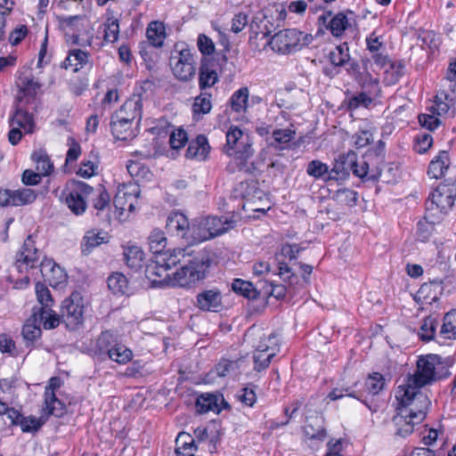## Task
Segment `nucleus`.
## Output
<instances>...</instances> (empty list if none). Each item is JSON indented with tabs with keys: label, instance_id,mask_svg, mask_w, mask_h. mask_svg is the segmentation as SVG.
<instances>
[{
	"label": "nucleus",
	"instance_id": "f257e3e1",
	"mask_svg": "<svg viewBox=\"0 0 456 456\" xmlns=\"http://www.w3.org/2000/svg\"><path fill=\"white\" fill-rule=\"evenodd\" d=\"M454 364L452 356L429 354L419 356L416 370L409 375L407 385L419 388L432 385L451 376L450 369Z\"/></svg>",
	"mask_w": 456,
	"mask_h": 456
},
{
	"label": "nucleus",
	"instance_id": "f03ea898",
	"mask_svg": "<svg viewBox=\"0 0 456 456\" xmlns=\"http://www.w3.org/2000/svg\"><path fill=\"white\" fill-rule=\"evenodd\" d=\"M398 401L397 412L411 418V421L421 423L426 418L430 404L428 397L419 387L400 386L395 395Z\"/></svg>",
	"mask_w": 456,
	"mask_h": 456
},
{
	"label": "nucleus",
	"instance_id": "7ed1b4c3",
	"mask_svg": "<svg viewBox=\"0 0 456 456\" xmlns=\"http://www.w3.org/2000/svg\"><path fill=\"white\" fill-rule=\"evenodd\" d=\"M212 260L208 255L206 253L199 254L173 274L172 279H170V285L181 288L195 286L206 278Z\"/></svg>",
	"mask_w": 456,
	"mask_h": 456
},
{
	"label": "nucleus",
	"instance_id": "20e7f679",
	"mask_svg": "<svg viewBox=\"0 0 456 456\" xmlns=\"http://www.w3.org/2000/svg\"><path fill=\"white\" fill-rule=\"evenodd\" d=\"M312 36L296 28L282 29L275 33L267 45L280 54H290L301 50L312 42Z\"/></svg>",
	"mask_w": 456,
	"mask_h": 456
},
{
	"label": "nucleus",
	"instance_id": "39448f33",
	"mask_svg": "<svg viewBox=\"0 0 456 456\" xmlns=\"http://www.w3.org/2000/svg\"><path fill=\"white\" fill-rule=\"evenodd\" d=\"M93 190L92 186L84 182L70 180L61 191L59 200L65 202L70 211L78 216L86 211L85 198L90 195Z\"/></svg>",
	"mask_w": 456,
	"mask_h": 456
},
{
	"label": "nucleus",
	"instance_id": "423d86ee",
	"mask_svg": "<svg viewBox=\"0 0 456 456\" xmlns=\"http://www.w3.org/2000/svg\"><path fill=\"white\" fill-rule=\"evenodd\" d=\"M232 222L217 216H208L192 225L191 244H197L226 232Z\"/></svg>",
	"mask_w": 456,
	"mask_h": 456
},
{
	"label": "nucleus",
	"instance_id": "0eeeda50",
	"mask_svg": "<svg viewBox=\"0 0 456 456\" xmlns=\"http://www.w3.org/2000/svg\"><path fill=\"white\" fill-rule=\"evenodd\" d=\"M142 104L138 97H133L120 107L116 113V128L118 126L124 128L123 131L116 134V141H127L134 137V133L131 129L132 122L141 115Z\"/></svg>",
	"mask_w": 456,
	"mask_h": 456
},
{
	"label": "nucleus",
	"instance_id": "6e6552de",
	"mask_svg": "<svg viewBox=\"0 0 456 456\" xmlns=\"http://www.w3.org/2000/svg\"><path fill=\"white\" fill-rule=\"evenodd\" d=\"M36 294L40 307L34 308L35 320L43 322L46 330L53 329L60 323L57 314L52 310L53 299L48 288L41 282L36 284Z\"/></svg>",
	"mask_w": 456,
	"mask_h": 456
},
{
	"label": "nucleus",
	"instance_id": "1a4fd4ad",
	"mask_svg": "<svg viewBox=\"0 0 456 456\" xmlns=\"http://www.w3.org/2000/svg\"><path fill=\"white\" fill-rule=\"evenodd\" d=\"M42 253L35 248V242L31 236H28L25 240L20 251L17 254L15 266L20 273L28 270V268L40 267Z\"/></svg>",
	"mask_w": 456,
	"mask_h": 456
},
{
	"label": "nucleus",
	"instance_id": "9d476101",
	"mask_svg": "<svg viewBox=\"0 0 456 456\" xmlns=\"http://www.w3.org/2000/svg\"><path fill=\"white\" fill-rule=\"evenodd\" d=\"M84 300L81 294L74 291L61 304V315L72 327L83 321Z\"/></svg>",
	"mask_w": 456,
	"mask_h": 456
},
{
	"label": "nucleus",
	"instance_id": "9b49d317",
	"mask_svg": "<svg viewBox=\"0 0 456 456\" xmlns=\"http://www.w3.org/2000/svg\"><path fill=\"white\" fill-rule=\"evenodd\" d=\"M139 192V188L136 184L122 183L118 185L115 196L116 216H123L126 210H128L129 213L133 212L137 203Z\"/></svg>",
	"mask_w": 456,
	"mask_h": 456
},
{
	"label": "nucleus",
	"instance_id": "f8f14e48",
	"mask_svg": "<svg viewBox=\"0 0 456 456\" xmlns=\"http://www.w3.org/2000/svg\"><path fill=\"white\" fill-rule=\"evenodd\" d=\"M455 194L453 189L446 184H440L428 197L427 206L428 209L435 208L442 213H446L454 204Z\"/></svg>",
	"mask_w": 456,
	"mask_h": 456
},
{
	"label": "nucleus",
	"instance_id": "ddd939ff",
	"mask_svg": "<svg viewBox=\"0 0 456 456\" xmlns=\"http://www.w3.org/2000/svg\"><path fill=\"white\" fill-rule=\"evenodd\" d=\"M195 305L204 312H220L223 308L222 291L216 287L203 289L197 295Z\"/></svg>",
	"mask_w": 456,
	"mask_h": 456
},
{
	"label": "nucleus",
	"instance_id": "4468645a",
	"mask_svg": "<svg viewBox=\"0 0 456 456\" xmlns=\"http://www.w3.org/2000/svg\"><path fill=\"white\" fill-rule=\"evenodd\" d=\"M302 249L303 248L297 244L286 243L281 246L280 252L275 255L279 265V275L284 281L294 277L285 259L288 258L289 261L296 260Z\"/></svg>",
	"mask_w": 456,
	"mask_h": 456
},
{
	"label": "nucleus",
	"instance_id": "2eb2a0df",
	"mask_svg": "<svg viewBox=\"0 0 456 456\" xmlns=\"http://www.w3.org/2000/svg\"><path fill=\"white\" fill-rule=\"evenodd\" d=\"M273 338H275L274 336L270 334L256 346L253 354L254 370L259 372L269 367L276 352L275 349L266 342H271Z\"/></svg>",
	"mask_w": 456,
	"mask_h": 456
},
{
	"label": "nucleus",
	"instance_id": "dca6fc26",
	"mask_svg": "<svg viewBox=\"0 0 456 456\" xmlns=\"http://www.w3.org/2000/svg\"><path fill=\"white\" fill-rule=\"evenodd\" d=\"M167 229L172 234L185 239L187 243L191 244V230L188 218L180 212H173L167 220Z\"/></svg>",
	"mask_w": 456,
	"mask_h": 456
},
{
	"label": "nucleus",
	"instance_id": "f3484780",
	"mask_svg": "<svg viewBox=\"0 0 456 456\" xmlns=\"http://www.w3.org/2000/svg\"><path fill=\"white\" fill-rule=\"evenodd\" d=\"M227 407H229V404L225 402L222 395L208 393L200 395L195 403L196 411L200 414H205L208 411L219 413L223 408Z\"/></svg>",
	"mask_w": 456,
	"mask_h": 456
},
{
	"label": "nucleus",
	"instance_id": "a211bd4d",
	"mask_svg": "<svg viewBox=\"0 0 456 456\" xmlns=\"http://www.w3.org/2000/svg\"><path fill=\"white\" fill-rule=\"evenodd\" d=\"M144 259L145 253L136 243L128 241L122 245V261L130 269H141L144 264Z\"/></svg>",
	"mask_w": 456,
	"mask_h": 456
},
{
	"label": "nucleus",
	"instance_id": "6ab92c4d",
	"mask_svg": "<svg viewBox=\"0 0 456 456\" xmlns=\"http://www.w3.org/2000/svg\"><path fill=\"white\" fill-rule=\"evenodd\" d=\"M332 12H327L319 17V22L326 26L334 37H340L349 27V20L345 12H338L331 17Z\"/></svg>",
	"mask_w": 456,
	"mask_h": 456
},
{
	"label": "nucleus",
	"instance_id": "aec40b11",
	"mask_svg": "<svg viewBox=\"0 0 456 456\" xmlns=\"http://www.w3.org/2000/svg\"><path fill=\"white\" fill-rule=\"evenodd\" d=\"M21 100H20V102H17L15 111L11 117L9 123L10 126H16L22 128L25 133L30 134L33 133L35 126L33 116L27 108V105L29 104L23 103Z\"/></svg>",
	"mask_w": 456,
	"mask_h": 456
},
{
	"label": "nucleus",
	"instance_id": "412c9836",
	"mask_svg": "<svg viewBox=\"0 0 456 456\" xmlns=\"http://www.w3.org/2000/svg\"><path fill=\"white\" fill-rule=\"evenodd\" d=\"M111 235L102 230L92 229L87 231L81 241L80 248L84 256L89 255L96 247L109 243Z\"/></svg>",
	"mask_w": 456,
	"mask_h": 456
},
{
	"label": "nucleus",
	"instance_id": "4be33fe9",
	"mask_svg": "<svg viewBox=\"0 0 456 456\" xmlns=\"http://www.w3.org/2000/svg\"><path fill=\"white\" fill-rule=\"evenodd\" d=\"M17 84L20 88L17 102H20V100L22 99L23 103L34 104L40 85L34 80L31 75L25 74L19 77Z\"/></svg>",
	"mask_w": 456,
	"mask_h": 456
},
{
	"label": "nucleus",
	"instance_id": "5701e85b",
	"mask_svg": "<svg viewBox=\"0 0 456 456\" xmlns=\"http://www.w3.org/2000/svg\"><path fill=\"white\" fill-rule=\"evenodd\" d=\"M305 436L313 443L314 446L318 447L327 437V432L323 426L322 418H313L304 427Z\"/></svg>",
	"mask_w": 456,
	"mask_h": 456
},
{
	"label": "nucleus",
	"instance_id": "b1692460",
	"mask_svg": "<svg viewBox=\"0 0 456 456\" xmlns=\"http://www.w3.org/2000/svg\"><path fill=\"white\" fill-rule=\"evenodd\" d=\"M210 151L208 138L204 134H199L189 142L185 156L187 159L202 161L207 159Z\"/></svg>",
	"mask_w": 456,
	"mask_h": 456
},
{
	"label": "nucleus",
	"instance_id": "393cba45",
	"mask_svg": "<svg viewBox=\"0 0 456 456\" xmlns=\"http://www.w3.org/2000/svg\"><path fill=\"white\" fill-rule=\"evenodd\" d=\"M453 99H455V96L449 95V93L445 90L439 91L433 103L428 107V110L436 116L445 115L452 108H456V102Z\"/></svg>",
	"mask_w": 456,
	"mask_h": 456
},
{
	"label": "nucleus",
	"instance_id": "a878e982",
	"mask_svg": "<svg viewBox=\"0 0 456 456\" xmlns=\"http://www.w3.org/2000/svg\"><path fill=\"white\" fill-rule=\"evenodd\" d=\"M352 171L354 175L371 181H377L383 175L381 167L374 165L369 159L363 161L361 165L356 162L354 163Z\"/></svg>",
	"mask_w": 456,
	"mask_h": 456
},
{
	"label": "nucleus",
	"instance_id": "bb28decb",
	"mask_svg": "<svg viewBox=\"0 0 456 456\" xmlns=\"http://www.w3.org/2000/svg\"><path fill=\"white\" fill-rule=\"evenodd\" d=\"M114 350V335L107 330L102 332L95 343L94 353L101 360L112 359Z\"/></svg>",
	"mask_w": 456,
	"mask_h": 456
},
{
	"label": "nucleus",
	"instance_id": "cd10ccee",
	"mask_svg": "<svg viewBox=\"0 0 456 456\" xmlns=\"http://www.w3.org/2000/svg\"><path fill=\"white\" fill-rule=\"evenodd\" d=\"M450 165L449 153L446 151H441L438 155L431 160L428 168V175L431 178L439 179L448 169Z\"/></svg>",
	"mask_w": 456,
	"mask_h": 456
},
{
	"label": "nucleus",
	"instance_id": "c85d7f7f",
	"mask_svg": "<svg viewBox=\"0 0 456 456\" xmlns=\"http://www.w3.org/2000/svg\"><path fill=\"white\" fill-rule=\"evenodd\" d=\"M40 273L45 281L52 285L61 283L65 281L66 274L60 266L53 264L51 260H45L40 263Z\"/></svg>",
	"mask_w": 456,
	"mask_h": 456
},
{
	"label": "nucleus",
	"instance_id": "c756f323",
	"mask_svg": "<svg viewBox=\"0 0 456 456\" xmlns=\"http://www.w3.org/2000/svg\"><path fill=\"white\" fill-rule=\"evenodd\" d=\"M185 256L184 248H174L162 251L155 257V263L169 270L181 262V257Z\"/></svg>",
	"mask_w": 456,
	"mask_h": 456
},
{
	"label": "nucleus",
	"instance_id": "7c9ffc66",
	"mask_svg": "<svg viewBox=\"0 0 456 456\" xmlns=\"http://www.w3.org/2000/svg\"><path fill=\"white\" fill-rule=\"evenodd\" d=\"M248 137L249 135L244 134L239 127L231 126L226 133V143L224 146V152L228 156H233L236 147Z\"/></svg>",
	"mask_w": 456,
	"mask_h": 456
},
{
	"label": "nucleus",
	"instance_id": "2f4dec72",
	"mask_svg": "<svg viewBox=\"0 0 456 456\" xmlns=\"http://www.w3.org/2000/svg\"><path fill=\"white\" fill-rule=\"evenodd\" d=\"M146 37L154 47H161L166 38V28L161 21H151L146 29Z\"/></svg>",
	"mask_w": 456,
	"mask_h": 456
},
{
	"label": "nucleus",
	"instance_id": "473e14b6",
	"mask_svg": "<svg viewBox=\"0 0 456 456\" xmlns=\"http://www.w3.org/2000/svg\"><path fill=\"white\" fill-rule=\"evenodd\" d=\"M106 16V20L98 28L96 34V40H100L99 45L101 46L114 42V29L112 28L114 26V16L112 12L108 10Z\"/></svg>",
	"mask_w": 456,
	"mask_h": 456
},
{
	"label": "nucleus",
	"instance_id": "72a5a7b5",
	"mask_svg": "<svg viewBox=\"0 0 456 456\" xmlns=\"http://www.w3.org/2000/svg\"><path fill=\"white\" fill-rule=\"evenodd\" d=\"M249 101V90L247 86L236 90L229 99V104L232 111L237 113L246 112Z\"/></svg>",
	"mask_w": 456,
	"mask_h": 456
},
{
	"label": "nucleus",
	"instance_id": "f704fd0d",
	"mask_svg": "<svg viewBox=\"0 0 456 456\" xmlns=\"http://www.w3.org/2000/svg\"><path fill=\"white\" fill-rule=\"evenodd\" d=\"M253 154L254 149L252 147V140L250 137L243 141L242 143H240L239 146L236 147L233 156L240 160V164L239 165L240 170L251 172V167H247L244 162L251 158ZM251 166H253V164ZM252 169H254V167H252Z\"/></svg>",
	"mask_w": 456,
	"mask_h": 456
},
{
	"label": "nucleus",
	"instance_id": "c9c22d12",
	"mask_svg": "<svg viewBox=\"0 0 456 456\" xmlns=\"http://www.w3.org/2000/svg\"><path fill=\"white\" fill-rule=\"evenodd\" d=\"M45 415L61 417L65 413V404L60 401L53 392H45Z\"/></svg>",
	"mask_w": 456,
	"mask_h": 456
},
{
	"label": "nucleus",
	"instance_id": "e433bc0d",
	"mask_svg": "<svg viewBox=\"0 0 456 456\" xmlns=\"http://www.w3.org/2000/svg\"><path fill=\"white\" fill-rule=\"evenodd\" d=\"M244 362L243 358L237 360H221L215 367L214 371L218 377H225L227 375H236L240 372L242 363Z\"/></svg>",
	"mask_w": 456,
	"mask_h": 456
},
{
	"label": "nucleus",
	"instance_id": "4c0bfd02",
	"mask_svg": "<svg viewBox=\"0 0 456 456\" xmlns=\"http://www.w3.org/2000/svg\"><path fill=\"white\" fill-rule=\"evenodd\" d=\"M88 62V54L87 53L80 50L74 49L69 51V55L65 59L63 62V68L69 69L71 68L74 72L78 71Z\"/></svg>",
	"mask_w": 456,
	"mask_h": 456
},
{
	"label": "nucleus",
	"instance_id": "58836bf2",
	"mask_svg": "<svg viewBox=\"0 0 456 456\" xmlns=\"http://www.w3.org/2000/svg\"><path fill=\"white\" fill-rule=\"evenodd\" d=\"M177 447L175 453L177 456H194L197 450L194 438L187 433H180L176 438Z\"/></svg>",
	"mask_w": 456,
	"mask_h": 456
},
{
	"label": "nucleus",
	"instance_id": "ea45409f",
	"mask_svg": "<svg viewBox=\"0 0 456 456\" xmlns=\"http://www.w3.org/2000/svg\"><path fill=\"white\" fill-rule=\"evenodd\" d=\"M392 420L395 427V435L400 437H406L411 435L414 430L415 425L419 424L411 421V418L402 415L399 412H396V415L393 417Z\"/></svg>",
	"mask_w": 456,
	"mask_h": 456
},
{
	"label": "nucleus",
	"instance_id": "a19ab883",
	"mask_svg": "<svg viewBox=\"0 0 456 456\" xmlns=\"http://www.w3.org/2000/svg\"><path fill=\"white\" fill-rule=\"evenodd\" d=\"M232 289L235 293L248 299H256L259 296L258 290L252 282L241 279H235L232 283Z\"/></svg>",
	"mask_w": 456,
	"mask_h": 456
},
{
	"label": "nucleus",
	"instance_id": "79ce46f5",
	"mask_svg": "<svg viewBox=\"0 0 456 456\" xmlns=\"http://www.w3.org/2000/svg\"><path fill=\"white\" fill-rule=\"evenodd\" d=\"M47 417L43 414L39 418H37L33 415H29L27 417H21L19 422V426L20 427L22 432L24 433H37L43 425L46 422Z\"/></svg>",
	"mask_w": 456,
	"mask_h": 456
},
{
	"label": "nucleus",
	"instance_id": "37998d69",
	"mask_svg": "<svg viewBox=\"0 0 456 456\" xmlns=\"http://www.w3.org/2000/svg\"><path fill=\"white\" fill-rule=\"evenodd\" d=\"M39 321L35 320V314L33 313L32 318L28 319L22 328V337L27 343L32 344L36 339L41 337L42 331L40 329Z\"/></svg>",
	"mask_w": 456,
	"mask_h": 456
},
{
	"label": "nucleus",
	"instance_id": "c03bdc74",
	"mask_svg": "<svg viewBox=\"0 0 456 456\" xmlns=\"http://www.w3.org/2000/svg\"><path fill=\"white\" fill-rule=\"evenodd\" d=\"M148 244L150 250L157 256L167 247V238L161 230L154 229L148 237Z\"/></svg>",
	"mask_w": 456,
	"mask_h": 456
},
{
	"label": "nucleus",
	"instance_id": "a18cd8bd",
	"mask_svg": "<svg viewBox=\"0 0 456 456\" xmlns=\"http://www.w3.org/2000/svg\"><path fill=\"white\" fill-rule=\"evenodd\" d=\"M439 336L444 339L456 338V310L444 315Z\"/></svg>",
	"mask_w": 456,
	"mask_h": 456
},
{
	"label": "nucleus",
	"instance_id": "49530a36",
	"mask_svg": "<svg viewBox=\"0 0 456 456\" xmlns=\"http://www.w3.org/2000/svg\"><path fill=\"white\" fill-rule=\"evenodd\" d=\"M329 59L334 69L344 67L349 61V48L347 44H342L335 47L329 53Z\"/></svg>",
	"mask_w": 456,
	"mask_h": 456
},
{
	"label": "nucleus",
	"instance_id": "de8ad7c7",
	"mask_svg": "<svg viewBox=\"0 0 456 456\" xmlns=\"http://www.w3.org/2000/svg\"><path fill=\"white\" fill-rule=\"evenodd\" d=\"M273 142L270 145L276 149H285L286 145L289 143L295 137L296 132L292 129H275L273 131Z\"/></svg>",
	"mask_w": 456,
	"mask_h": 456
},
{
	"label": "nucleus",
	"instance_id": "09e8293b",
	"mask_svg": "<svg viewBox=\"0 0 456 456\" xmlns=\"http://www.w3.org/2000/svg\"><path fill=\"white\" fill-rule=\"evenodd\" d=\"M385 387L386 379L379 372H373L370 374L365 380V389L369 394L372 395H378Z\"/></svg>",
	"mask_w": 456,
	"mask_h": 456
},
{
	"label": "nucleus",
	"instance_id": "8fccbe9b",
	"mask_svg": "<svg viewBox=\"0 0 456 456\" xmlns=\"http://www.w3.org/2000/svg\"><path fill=\"white\" fill-rule=\"evenodd\" d=\"M218 81V76L215 69L208 64H202L200 69L199 85L200 89L209 88Z\"/></svg>",
	"mask_w": 456,
	"mask_h": 456
},
{
	"label": "nucleus",
	"instance_id": "3c124183",
	"mask_svg": "<svg viewBox=\"0 0 456 456\" xmlns=\"http://www.w3.org/2000/svg\"><path fill=\"white\" fill-rule=\"evenodd\" d=\"M437 324L438 322L436 318L432 316L426 317L418 332L419 338L422 341H430L434 339Z\"/></svg>",
	"mask_w": 456,
	"mask_h": 456
},
{
	"label": "nucleus",
	"instance_id": "603ef678",
	"mask_svg": "<svg viewBox=\"0 0 456 456\" xmlns=\"http://www.w3.org/2000/svg\"><path fill=\"white\" fill-rule=\"evenodd\" d=\"M404 66L401 61H393L384 70L385 77L384 82L388 85L396 84L403 75Z\"/></svg>",
	"mask_w": 456,
	"mask_h": 456
},
{
	"label": "nucleus",
	"instance_id": "864d4df0",
	"mask_svg": "<svg viewBox=\"0 0 456 456\" xmlns=\"http://www.w3.org/2000/svg\"><path fill=\"white\" fill-rule=\"evenodd\" d=\"M306 173L315 179H322L324 182H328L329 167L321 160L314 159L310 161L306 167Z\"/></svg>",
	"mask_w": 456,
	"mask_h": 456
},
{
	"label": "nucleus",
	"instance_id": "5fc2aeb1",
	"mask_svg": "<svg viewBox=\"0 0 456 456\" xmlns=\"http://www.w3.org/2000/svg\"><path fill=\"white\" fill-rule=\"evenodd\" d=\"M174 75L180 80L187 81L195 74L194 65L191 63L170 61Z\"/></svg>",
	"mask_w": 456,
	"mask_h": 456
},
{
	"label": "nucleus",
	"instance_id": "6e6d98bb",
	"mask_svg": "<svg viewBox=\"0 0 456 456\" xmlns=\"http://www.w3.org/2000/svg\"><path fill=\"white\" fill-rule=\"evenodd\" d=\"M372 102L373 101L370 100V96H367L362 92L354 94L344 101V104L350 111H354L360 107L368 108Z\"/></svg>",
	"mask_w": 456,
	"mask_h": 456
},
{
	"label": "nucleus",
	"instance_id": "4d7b16f0",
	"mask_svg": "<svg viewBox=\"0 0 456 456\" xmlns=\"http://www.w3.org/2000/svg\"><path fill=\"white\" fill-rule=\"evenodd\" d=\"M134 294V289L129 283L128 279L121 273L116 272V298L124 297L128 298Z\"/></svg>",
	"mask_w": 456,
	"mask_h": 456
},
{
	"label": "nucleus",
	"instance_id": "13d9d810",
	"mask_svg": "<svg viewBox=\"0 0 456 456\" xmlns=\"http://www.w3.org/2000/svg\"><path fill=\"white\" fill-rule=\"evenodd\" d=\"M32 159L36 162L37 172L42 175H48L53 171V165L45 152H35Z\"/></svg>",
	"mask_w": 456,
	"mask_h": 456
},
{
	"label": "nucleus",
	"instance_id": "bf43d9fd",
	"mask_svg": "<svg viewBox=\"0 0 456 456\" xmlns=\"http://www.w3.org/2000/svg\"><path fill=\"white\" fill-rule=\"evenodd\" d=\"M212 109L211 94L208 93H201L198 95L192 105L195 114H208Z\"/></svg>",
	"mask_w": 456,
	"mask_h": 456
},
{
	"label": "nucleus",
	"instance_id": "052dcab7",
	"mask_svg": "<svg viewBox=\"0 0 456 456\" xmlns=\"http://www.w3.org/2000/svg\"><path fill=\"white\" fill-rule=\"evenodd\" d=\"M12 206H22L33 202L37 195L31 189H22L12 191Z\"/></svg>",
	"mask_w": 456,
	"mask_h": 456
},
{
	"label": "nucleus",
	"instance_id": "680f3d73",
	"mask_svg": "<svg viewBox=\"0 0 456 456\" xmlns=\"http://www.w3.org/2000/svg\"><path fill=\"white\" fill-rule=\"evenodd\" d=\"M349 175L348 167L344 161H336L331 169L329 168L328 182L344 180Z\"/></svg>",
	"mask_w": 456,
	"mask_h": 456
},
{
	"label": "nucleus",
	"instance_id": "e2e57ef3",
	"mask_svg": "<svg viewBox=\"0 0 456 456\" xmlns=\"http://www.w3.org/2000/svg\"><path fill=\"white\" fill-rule=\"evenodd\" d=\"M435 285L434 282L431 283H424L420 286L416 294V300L421 302L422 304H429L437 300L436 295L431 296L430 292L432 290V287Z\"/></svg>",
	"mask_w": 456,
	"mask_h": 456
},
{
	"label": "nucleus",
	"instance_id": "0e129e2a",
	"mask_svg": "<svg viewBox=\"0 0 456 456\" xmlns=\"http://www.w3.org/2000/svg\"><path fill=\"white\" fill-rule=\"evenodd\" d=\"M237 398L243 404L252 407L256 401L255 386L250 384L249 386L240 389L237 394Z\"/></svg>",
	"mask_w": 456,
	"mask_h": 456
},
{
	"label": "nucleus",
	"instance_id": "69168bd1",
	"mask_svg": "<svg viewBox=\"0 0 456 456\" xmlns=\"http://www.w3.org/2000/svg\"><path fill=\"white\" fill-rule=\"evenodd\" d=\"M188 141L187 133L184 129L173 130L170 134L169 143L172 149L178 150L184 146Z\"/></svg>",
	"mask_w": 456,
	"mask_h": 456
},
{
	"label": "nucleus",
	"instance_id": "338daca9",
	"mask_svg": "<svg viewBox=\"0 0 456 456\" xmlns=\"http://www.w3.org/2000/svg\"><path fill=\"white\" fill-rule=\"evenodd\" d=\"M335 198L341 203L353 206L356 204L357 193L351 189L343 188L336 191Z\"/></svg>",
	"mask_w": 456,
	"mask_h": 456
},
{
	"label": "nucleus",
	"instance_id": "774afa93",
	"mask_svg": "<svg viewBox=\"0 0 456 456\" xmlns=\"http://www.w3.org/2000/svg\"><path fill=\"white\" fill-rule=\"evenodd\" d=\"M366 158L376 166L385 165V143L379 141L377 147L371 150Z\"/></svg>",
	"mask_w": 456,
	"mask_h": 456
}]
</instances>
